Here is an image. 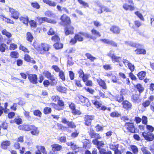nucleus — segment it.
Wrapping results in <instances>:
<instances>
[{"mask_svg": "<svg viewBox=\"0 0 154 154\" xmlns=\"http://www.w3.org/2000/svg\"><path fill=\"white\" fill-rule=\"evenodd\" d=\"M52 100L54 102L57 101V104L51 103L50 105L55 110L60 111L63 110L64 108V103L63 100H60V97L58 95L53 96L51 97Z\"/></svg>", "mask_w": 154, "mask_h": 154, "instance_id": "1", "label": "nucleus"}, {"mask_svg": "<svg viewBox=\"0 0 154 154\" xmlns=\"http://www.w3.org/2000/svg\"><path fill=\"white\" fill-rule=\"evenodd\" d=\"M100 99V97L99 96H93V99L91 100V101L95 107L99 111H105L107 110L110 111L111 108L107 107L106 106L103 105L102 102L100 100H98Z\"/></svg>", "mask_w": 154, "mask_h": 154, "instance_id": "2", "label": "nucleus"}, {"mask_svg": "<svg viewBox=\"0 0 154 154\" xmlns=\"http://www.w3.org/2000/svg\"><path fill=\"white\" fill-rule=\"evenodd\" d=\"M128 45L133 48H136V49L134 50V51L137 55H144L146 54V50L141 48L143 46V45L141 44L130 42L128 43Z\"/></svg>", "mask_w": 154, "mask_h": 154, "instance_id": "3", "label": "nucleus"}, {"mask_svg": "<svg viewBox=\"0 0 154 154\" xmlns=\"http://www.w3.org/2000/svg\"><path fill=\"white\" fill-rule=\"evenodd\" d=\"M34 48L40 54H44L51 49V45L46 43H41L37 47L34 46Z\"/></svg>", "mask_w": 154, "mask_h": 154, "instance_id": "4", "label": "nucleus"}, {"mask_svg": "<svg viewBox=\"0 0 154 154\" xmlns=\"http://www.w3.org/2000/svg\"><path fill=\"white\" fill-rule=\"evenodd\" d=\"M93 143L97 146V148L99 150V152L100 154H112V152L110 150H108L106 151V149L104 148H101L103 147L104 143L102 141H99L97 140H94L93 141Z\"/></svg>", "mask_w": 154, "mask_h": 154, "instance_id": "5", "label": "nucleus"}, {"mask_svg": "<svg viewBox=\"0 0 154 154\" xmlns=\"http://www.w3.org/2000/svg\"><path fill=\"white\" fill-rule=\"evenodd\" d=\"M60 20V21L59 23L60 24L63 26L70 25L72 23L70 17L65 14L61 16Z\"/></svg>", "mask_w": 154, "mask_h": 154, "instance_id": "6", "label": "nucleus"}, {"mask_svg": "<svg viewBox=\"0 0 154 154\" xmlns=\"http://www.w3.org/2000/svg\"><path fill=\"white\" fill-rule=\"evenodd\" d=\"M75 36L78 42L83 41L84 39L83 37L88 39L89 38L91 37L90 35H89V33L82 32H79L78 33L75 34Z\"/></svg>", "mask_w": 154, "mask_h": 154, "instance_id": "7", "label": "nucleus"}, {"mask_svg": "<svg viewBox=\"0 0 154 154\" xmlns=\"http://www.w3.org/2000/svg\"><path fill=\"white\" fill-rule=\"evenodd\" d=\"M124 127L125 128L128 132L132 133L136 132V128L134 123L127 122L125 123Z\"/></svg>", "mask_w": 154, "mask_h": 154, "instance_id": "8", "label": "nucleus"}, {"mask_svg": "<svg viewBox=\"0 0 154 154\" xmlns=\"http://www.w3.org/2000/svg\"><path fill=\"white\" fill-rule=\"evenodd\" d=\"M76 102L83 105H88L89 102L88 99L82 95H78L75 98Z\"/></svg>", "mask_w": 154, "mask_h": 154, "instance_id": "9", "label": "nucleus"}, {"mask_svg": "<svg viewBox=\"0 0 154 154\" xmlns=\"http://www.w3.org/2000/svg\"><path fill=\"white\" fill-rule=\"evenodd\" d=\"M37 21L39 24L41 25L45 22H46L48 23L55 24L57 23V21L55 20H53L50 19H48L46 17H36Z\"/></svg>", "mask_w": 154, "mask_h": 154, "instance_id": "10", "label": "nucleus"}, {"mask_svg": "<svg viewBox=\"0 0 154 154\" xmlns=\"http://www.w3.org/2000/svg\"><path fill=\"white\" fill-rule=\"evenodd\" d=\"M154 101V96L152 95H150L148 97L147 100L143 101L142 103L141 104L142 107L146 109L149 106H150L151 102Z\"/></svg>", "mask_w": 154, "mask_h": 154, "instance_id": "11", "label": "nucleus"}, {"mask_svg": "<svg viewBox=\"0 0 154 154\" xmlns=\"http://www.w3.org/2000/svg\"><path fill=\"white\" fill-rule=\"evenodd\" d=\"M64 32L66 36L69 35H72L74 33V27L70 25L64 26Z\"/></svg>", "mask_w": 154, "mask_h": 154, "instance_id": "12", "label": "nucleus"}, {"mask_svg": "<svg viewBox=\"0 0 154 154\" xmlns=\"http://www.w3.org/2000/svg\"><path fill=\"white\" fill-rule=\"evenodd\" d=\"M142 134L144 139L148 141H151L154 139V134L152 133L144 131Z\"/></svg>", "mask_w": 154, "mask_h": 154, "instance_id": "13", "label": "nucleus"}, {"mask_svg": "<svg viewBox=\"0 0 154 154\" xmlns=\"http://www.w3.org/2000/svg\"><path fill=\"white\" fill-rule=\"evenodd\" d=\"M8 9L9 12L11 14V17L15 20L18 19L20 15V12L16 9L10 7H8Z\"/></svg>", "mask_w": 154, "mask_h": 154, "instance_id": "14", "label": "nucleus"}, {"mask_svg": "<svg viewBox=\"0 0 154 154\" xmlns=\"http://www.w3.org/2000/svg\"><path fill=\"white\" fill-rule=\"evenodd\" d=\"M43 74L48 79H49L53 84H56L57 83L55 78L53 75L48 71H45L43 72Z\"/></svg>", "mask_w": 154, "mask_h": 154, "instance_id": "15", "label": "nucleus"}, {"mask_svg": "<svg viewBox=\"0 0 154 154\" xmlns=\"http://www.w3.org/2000/svg\"><path fill=\"white\" fill-rule=\"evenodd\" d=\"M61 122L64 124H66L67 126V128L74 129L76 127V125L73 121H69L65 118L62 119Z\"/></svg>", "mask_w": 154, "mask_h": 154, "instance_id": "16", "label": "nucleus"}, {"mask_svg": "<svg viewBox=\"0 0 154 154\" xmlns=\"http://www.w3.org/2000/svg\"><path fill=\"white\" fill-rule=\"evenodd\" d=\"M91 32L92 35L89 34L91 37L89 38L88 39L94 40L96 39L97 37H100L101 36L100 32L94 28L92 29Z\"/></svg>", "mask_w": 154, "mask_h": 154, "instance_id": "17", "label": "nucleus"}, {"mask_svg": "<svg viewBox=\"0 0 154 154\" xmlns=\"http://www.w3.org/2000/svg\"><path fill=\"white\" fill-rule=\"evenodd\" d=\"M89 134L91 138H94V139L92 140V143H94V140H97L98 139H100L101 138V137L100 136L99 134L96 133L94 131V129L91 128H90Z\"/></svg>", "mask_w": 154, "mask_h": 154, "instance_id": "18", "label": "nucleus"}, {"mask_svg": "<svg viewBox=\"0 0 154 154\" xmlns=\"http://www.w3.org/2000/svg\"><path fill=\"white\" fill-rule=\"evenodd\" d=\"M94 115H85L84 118L85 125L86 126L91 125V121L94 119Z\"/></svg>", "mask_w": 154, "mask_h": 154, "instance_id": "19", "label": "nucleus"}, {"mask_svg": "<svg viewBox=\"0 0 154 154\" xmlns=\"http://www.w3.org/2000/svg\"><path fill=\"white\" fill-rule=\"evenodd\" d=\"M108 56L111 58L112 61L113 63H119L121 60V57L116 56L114 53H112L111 51H109L108 54Z\"/></svg>", "mask_w": 154, "mask_h": 154, "instance_id": "20", "label": "nucleus"}, {"mask_svg": "<svg viewBox=\"0 0 154 154\" xmlns=\"http://www.w3.org/2000/svg\"><path fill=\"white\" fill-rule=\"evenodd\" d=\"M77 72L79 74V77L82 79L83 81L85 82L88 79L89 75L88 74H85L82 69H80L78 70Z\"/></svg>", "mask_w": 154, "mask_h": 154, "instance_id": "21", "label": "nucleus"}, {"mask_svg": "<svg viewBox=\"0 0 154 154\" xmlns=\"http://www.w3.org/2000/svg\"><path fill=\"white\" fill-rule=\"evenodd\" d=\"M19 19L21 23L26 26H28L29 20L28 16L26 15H22L19 17Z\"/></svg>", "mask_w": 154, "mask_h": 154, "instance_id": "22", "label": "nucleus"}, {"mask_svg": "<svg viewBox=\"0 0 154 154\" xmlns=\"http://www.w3.org/2000/svg\"><path fill=\"white\" fill-rule=\"evenodd\" d=\"M28 79L29 82L33 84H36L38 83L37 76L36 74H29Z\"/></svg>", "mask_w": 154, "mask_h": 154, "instance_id": "23", "label": "nucleus"}, {"mask_svg": "<svg viewBox=\"0 0 154 154\" xmlns=\"http://www.w3.org/2000/svg\"><path fill=\"white\" fill-rule=\"evenodd\" d=\"M37 150L35 151V154H47L48 153L45 147L43 146H37Z\"/></svg>", "mask_w": 154, "mask_h": 154, "instance_id": "24", "label": "nucleus"}, {"mask_svg": "<svg viewBox=\"0 0 154 154\" xmlns=\"http://www.w3.org/2000/svg\"><path fill=\"white\" fill-rule=\"evenodd\" d=\"M122 107L126 110L130 109L132 108L131 103L126 100H124L122 103Z\"/></svg>", "mask_w": 154, "mask_h": 154, "instance_id": "25", "label": "nucleus"}, {"mask_svg": "<svg viewBox=\"0 0 154 154\" xmlns=\"http://www.w3.org/2000/svg\"><path fill=\"white\" fill-rule=\"evenodd\" d=\"M30 129V133L33 135L37 136L39 133L38 128L34 125H31Z\"/></svg>", "mask_w": 154, "mask_h": 154, "instance_id": "26", "label": "nucleus"}, {"mask_svg": "<svg viewBox=\"0 0 154 154\" xmlns=\"http://www.w3.org/2000/svg\"><path fill=\"white\" fill-rule=\"evenodd\" d=\"M110 31L114 34H118L120 33L121 29L119 26L113 25L110 27Z\"/></svg>", "mask_w": 154, "mask_h": 154, "instance_id": "27", "label": "nucleus"}, {"mask_svg": "<svg viewBox=\"0 0 154 154\" xmlns=\"http://www.w3.org/2000/svg\"><path fill=\"white\" fill-rule=\"evenodd\" d=\"M140 95V94H137V93L135 92L134 94H133L132 95L131 97V101L134 103H138L140 100L139 97Z\"/></svg>", "mask_w": 154, "mask_h": 154, "instance_id": "28", "label": "nucleus"}, {"mask_svg": "<svg viewBox=\"0 0 154 154\" xmlns=\"http://www.w3.org/2000/svg\"><path fill=\"white\" fill-rule=\"evenodd\" d=\"M97 82L100 87L104 90L107 89V86L105 81L101 79H97Z\"/></svg>", "mask_w": 154, "mask_h": 154, "instance_id": "29", "label": "nucleus"}, {"mask_svg": "<svg viewBox=\"0 0 154 154\" xmlns=\"http://www.w3.org/2000/svg\"><path fill=\"white\" fill-rule=\"evenodd\" d=\"M134 88L136 89L135 93H137V91L138 92L139 94H141L144 90V88L143 86L140 83H138L134 85Z\"/></svg>", "mask_w": 154, "mask_h": 154, "instance_id": "30", "label": "nucleus"}, {"mask_svg": "<svg viewBox=\"0 0 154 154\" xmlns=\"http://www.w3.org/2000/svg\"><path fill=\"white\" fill-rule=\"evenodd\" d=\"M23 59L26 62L31 63L33 64H35L36 63L35 61L28 54H25L24 55Z\"/></svg>", "mask_w": 154, "mask_h": 154, "instance_id": "31", "label": "nucleus"}, {"mask_svg": "<svg viewBox=\"0 0 154 154\" xmlns=\"http://www.w3.org/2000/svg\"><path fill=\"white\" fill-rule=\"evenodd\" d=\"M31 125L24 124H23L19 125L18 128L20 130L28 131H30Z\"/></svg>", "mask_w": 154, "mask_h": 154, "instance_id": "32", "label": "nucleus"}, {"mask_svg": "<svg viewBox=\"0 0 154 154\" xmlns=\"http://www.w3.org/2000/svg\"><path fill=\"white\" fill-rule=\"evenodd\" d=\"M52 150L54 152L59 151L62 149V146L58 144L54 143L51 145Z\"/></svg>", "mask_w": 154, "mask_h": 154, "instance_id": "33", "label": "nucleus"}, {"mask_svg": "<svg viewBox=\"0 0 154 154\" xmlns=\"http://www.w3.org/2000/svg\"><path fill=\"white\" fill-rule=\"evenodd\" d=\"M11 142L10 141L6 140L3 141L1 144V147L4 149H6L10 145Z\"/></svg>", "mask_w": 154, "mask_h": 154, "instance_id": "34", "label": "nucleus"}, {"mask_svg": "<svg viewBox=\"0 0 154 154\" xmlns=\"http://www.w3.org/2000/svg\"><path fill=\"white\" fill-rule=\"evenodd\" d=\"M114 99L116 101L119 103H121L124 100V97L123 95L119 94L116 95L114 97Z\"/></svg>", "mask_w": 154, "mask_h": 154, "instance_id": "35", "label": "nucleus"}, {"mask_svg": "<svg viewBox=\"0 0 154 154\" xmlns=\"http://www.w3.org/2000/svg\"><path fill=\"white\" fill-rule=\"evenodd\" d=\"M123 8L125 10L132 11L135 9V7L133 5H128L127 3L124 4L123 5Z\"/></svg>", "mask_w": 154, "mask_h": 154, "instance_id": "36", "label": "nucleus"}, {"mask_svg": "<svg viewBox=\"0 0 154 154\" xmlns=\"http://www.w3.org/2000/svg\"><path fill=\"white\" fill-rule=\"evenodd\" d=\"M0 18L3 21L8 23L14 24V21L13 20L4 16L1 15Z\"/></svg>", "mask_w": 154, "mask_h": 154, "instance_id": "37", "label": "nucleus"}, {"mask_svg": "<svg viewBox=\"0 0 154 154\" xmlns=\"http://www.w3.org/2000/svg\"><path fill=\"white\" fill-rule=\"evenodd\" d=\"M43 2L50 7H54L56 6V3L50 0H42Z\"/></svg>", "mask_w": 154, "mask_h": 154, "instance_id": "38", "label": "nucleus"}, {"mask_svg": "<svg viewBox=\"0 0 154 154\" xmlns=\"http://www.w3.org/2000/svg\"><path fill=\"white\" fill-rule=\"evenodd\" d=\"M34 39V37L30 32H28L26 33V39L30 43H31Z\"/></svg>", "mask_w": 154, "mask_h": 154, "instance_id": "39", "label": "nucleus"}, {"mask_svg": "<svg viewBox=\"0 0 154 154\" xmlns=\"http://www.w3.org/2000/svg\"><path fill=\"white\" fill-rule=\"evenodd\" d=\"M57 90L61 93H66L67 91V88L62 86H59L56 87Z\"/></svg>", "mask_w": 154, "mask_h": 154, "instance_id": "40", "label": "nucleus"}, {"mask_svg": "<svg viewBox=\"0 0 154 154\" xmlns=\"http://www.w3.org/2000/svg\"><path fill=\"white\" fill-rule=\"evenodd\" d=\"M75 51V50L73 48L69 49H67L64 52V55L66 57H69L70 54L74 53Z\"/></svg>", "mask_w": 154, "mask_h": 154, "instance_id": "41", "label": "nucleus"}, {"mask_svg": "<svg viewBox=\"0 0 154 154\" xmlns=\"http://www.w3.org/2000/svg\"><path fill=\"white\" fill-rule=\"evenodd\" d=\"M146 74V72L142 71L139 72L137 74V77L140 80H142L144 79Z\"/></svg>", "mask_w": 154, "mask_h": 154, "instance_id": "42", "label": "nucleus"}, {"mask_svg": "<svg viewBox=\"0 0 154 154\" xmlns=\"http://www.w3.org/2000/svg\"><path fill=\"white\" fill-rule=\"evenodd\" d=\"M54 48L56 50H59L62 49L63 48V43L57 42L53 45Z\"/></svg>", "mask_w": 154, "mask_h": 154, "instance_id": "43", "label": "nucleus"}, {"mask_svg": "<svg viewBox=\"0 0 154 154\" xmlns=\"http://www.w3.org/2000/svg\"><path fill=\"white\" fill-rule=\"evenodd\" d=\"M85 55L87 57V59H89L91 62H93L94 60L96 59V57L93 56L89 53H86Z\"/></svg>", "mask_w": 154, "mask_h": 154, "instance_id": "44", "label": "nucleus"}, {"mask_svg": "<svg viewBox=\"0 0 154 154\" xmlns=\"http://www.w3.org/2000/svg\"><path fill=\"white\" fill-rule=\"evenodd\" d=\"M51 40L54 42H59L60 41V38L58 34H55L52 35L51 38Z\"/></svg>", "mask_w": 154, "mask_h": 154, "instance_id": "45", "label": "nucleus"}, {"mask_svg": "<svg viewBox=\"0 0 154 154\" xmlns=\"http://www.w3.org/2000/svg\"><path fill=\"white\" fill-rule=\"evenodd\" d=\"M119 75L120 76V77L123 79H126V84L129 85L130 84V81L129 79L128 78H126V77L125 75V74L122 72H120L119 74Z\"/></svg>", "mask_w": 154, "mask_h": 154, "instance_id": "46", "label": "nucleus"}, {"mask_svg": "<svg viewBox=\"0 0 154 154\" xmlns=\"http://www.w3.org/2000/svg\"><path fill=\"white\" fill-rule=\"evenodd\" d=\"M10 56L11 58L17 59L19 57V54L17 51H12L10 53Z\"/></svg>", "mask_w": 154, "mask_h": 154, "instance_id": "47", "label": "nucleus"}, {"mask_svg": "<svg viewBox=\"0 0 154 154\" xmlns=\"http://www.w3.org/2000/svg\"><path fill=\"white\" fill-rule=\"evenodd\" d=\"M59 78L61 79L62 81L64 82L66 81L65 75L63 71L62 70L59 72L58 74Z\"/></svg>", "mask_w": 154, "mask_h": 154, "instance_id": "48", "label": "nucleus"}, {"mask_svg": "<svg viewBox=\"0 0 154 154\" xmlns=\"http://www.w3.org/2000/svg\"><path fill=\"white\" fill-rule=\"evenodd\" d=\"M140 150L143 154H151L146 147L143 146L140 148Z\"/></svg>", "mask_w": 154, "mask_h": 154, "instance_id": "49", "label": "nucleus"}, {"mask_svg": "<svg viewBox=\"0 0 154 154\" xmlns=\"http://www.w3.org/2000/svg\"><path fill=\"white\" fill-rule=\"evenodd\" d=\"M1 32L3 35H5L8 38H10L12 37L11 33L8 32L6 29H3Z\"/></svg>", "mask_w": 154, "mask_h": 154, "instance_id": "50", "label": "nucleus"}, {"mask_svg": "<svg viewBox=\"0 0 154 154\" xmlns=\"http://www.w3.org/2000/svg\"><path fill=\"white\" fill-rule=\"evenodd\" d=\"M51 112L52 109L49 107H45L43 110V112L45 115L51 114Z\"/></svg>", "mask_w": 154, "mask_h": 154, "instance_id": "51", "label": "nucleus"}, {"mask_svg": "<svg viewBox=\"0 0 154 154\" xmlns=\"http://www.w3.org/2000/svg\"><path fill=\"white\" fill-rule=\"evenodd\" d=\"M130 147L131 150L134 154L138 153V149L136 146L131 145L130 146Z\"/></svg>", "mask_w": 154, "mask_h": 154, "instance_id": "52", "label": "nucleus"}, {"mask_svg": "<svg viewBox=\"0 0 154 154\" xmlns=\"http://www.w3.org/2000/svg\"><path fill=\"white\" fill-rule=\"evenodd\" d=\"M56 32L53 27H50L47 32V34L49 36H52L56 34Z\"/></svg>", "mask_w": 154, "mask_h": 154, "instance_id": "53", "label": "nucleus"}, {"mask_svg": "<svg viewBox=\"0 0 154 154\" xmlns=\"http://www.w3.org/2000/svg\"><path fill=\"white\" fill-rule=\"evenodd\" d=\"M19 49L25 53H29V51L28 49L21 44L20 45L19 47Z\"/></svg>", "mask_w": 154, "mask_h": 154, "instance_id": "54", "label": "nucleus"}, {"mask_svg": "<svg viewBox=\"0 0 154 154\" xmlns=\"http://www.w3.org/2000/svg\"><path fill=\"white\" fill-rule=\"evenodd\" d=\"M30 26L31 28H35L37 26V24L35 21L33 20H29Z\"/></svg>", "mask_w": 154, "mask_h": 154, "instance_id": "55", "label": "nucleus"}, {"mask_svg": "<svg viewBox=\"0 0 154 154\" xmlns=\"http://www.w3.org/2000/svg\"><path fill=\"white\" fill-rule=\"evenodd\" d=\"M66 57L67 58V66H72L74 64V62L72 61V57L71 56Z\"/></svg>", "mask_w": 154, "mask_h": 154, "instance_id": "56", "label": "nucleus"}, {"mask_svg": "<svg viewBox=\"0 0 154 154\" xmlns=\"http://www.w3.org/2000/svg\"><path fill=\"white\" fill-rule=\"evenodd\" d=\"M34 115L37 117L41 118L42 117V113L39 109H36L33 112Z\"/></svg>", "mask_w": 154, "mask_h": 154, "instance_id": "57", "label": "nucleus"}, {"mask_svg": "<svg viewBox=\"0 0 154 154\" xmlns=\"http://www.w3.org/2000/svg\"><path fill=\"white\" fill-rule=\"evenodd\" d=\"M31 5L33 8L37 9H39L40 7V5L37 2H31Z\"/></svg>", "mask_w": 154, "mask_h": 154, "instance_id": "58", "label": "nucleus"}, {"mask_svg": "<svg viewBox=\"0 0 154 154\" xmlns=\"http://www.w3.org/2000/svg\"><path fill=\"white\" fill-rule=\"evenodd\" d=\"M103 67L106 70H111L112 69L111 64H105L103 65Z\"/></svg>", "mask_w": 154, "mask_h": 154, "instance_id": "59", "label": "nucleus"}, {"mask_svg": "<svg viewBox=\"0 0 154 154\" xmlns=\"http://www.w3.org/2000/svg\"><path fill=\"white\" fill-rule=\"evenodd\" d=\"M77 1L80 5H82L84 8L89 7L88 4L83 1L82 0H78Z\"/></svg>", "mask_w": 154, "mask_h": 154, "instance_id": "60", "label": "nucleus"}, {"mask_svg": "<svg viewBox=\"0 0 154 154\" xmlns=\"http://www.w3.org/2000/svg\"><path fill=\"white\" fill-rule=\"evenodd\" d=\"M7 45L4 43L0 44V51L2 52H5L6 50V48Z\"/></svg>", "mask_w": 154, "mask_h": 154, "instance_id": "61", "label": "nucleus"}, {"mask_svg": "<svg viewBox=\"0 0 154 154\" xmlns=\"http://www.w3.org/2000/svg\"><path fill=\"white\" fill-rule=\"evenodd\" d=\"M89 140L87 139H85L83 142V148L86 149L88 147V145L89 144Z\"/></svg>", "mask_w": 154, "mask_h": 154, "instance_id": "62", "label": "nucleus"}, {"mask_svg": "<svg viewBox=\"0 0 154 154\" xmlns=\"http://www.w3.org/2000/svg\"><path fill=\"white\" fill-rule=\"evenodd\" d=\"M134 14L139 18L140 20L144 21V19L141 13H140L139 11H136L134 12Z\"/></svg>", "mask_w": 154, "mask_h": 154, "instance_id": "63", "label": "nucleus"}, {"mask_svg": "<svg viewBox=\"0 0 154 154\" xmlns=\"http://www.w3.org/2000/svg\"><path fill=\"white\" fill-rule=\"evenodd\" d=\"M15 123L17 125H20L22 123V120L19 116L15 118Z\"/></svg>", "mask_w": 154, "mask_h": 154, "instance_id": "64", "label": "nucleus"}]
</instances>
